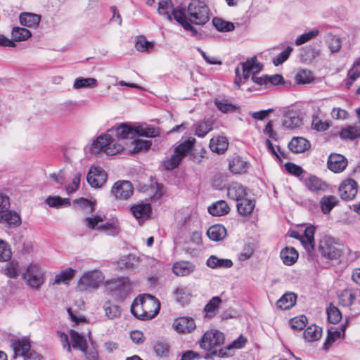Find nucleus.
Returning a JSON list of instances; mask_svg holds the SVG:
<instances>
[{
  "label": "nucleus",
  "instance_id": "62",
  "mask_svg": "<svg viewBox=\"0 0 360 360\" xmlns=\"http://www.w3.org/2000/svg\"><path fill=\"white\" fill-rule=\"evenodd\" d=\"M292 50V47L288 46L284 51H283L276 58H274V65L275 66H278L287 60Z\"/></svg>",
  "mask_w": 360,
  "mask_h": 360
},
{
  "label": "nucleus",
  "instance_id": "46",
  "mask_svg": "<svg viewBox=\"0 0 360 360\" xmlns=\"http://www.w3.org/2000/svg\"><path fill=\"white\" fill-rule=\"evenodd\" d=\"M356 298V294L352 290H345L339 295V303L343 307H350Z\"/></svg>",
  "mask_w": 360,
  "mask_h": 360
},
{
  "label": "nucleus",
  "instance_id": "17",
  "mask_svg": "<svg viewBox=\"0 0 360 360\" xmlns=\"http://www.w3.org/2000/svg\"><path fill=\"white\" fill-rule=\"evenodd\" d=\"M131 212L136 219L144 221L150 217L151 205L148 202L134 204L131 207Z\"/></svg>",
  "mask_w": 360,
  "mask_h": 360
},
{
  "label": "nucleus",
  "instance_id": "61",
  "mask_svg": "<svg viewBox=\"0 0 360 360\" xmlns=\"http://www.w3.org/2000/svg\"><path fill=\"white\" fill-rule=\"evenodd\" d=\"M328 47L332 53H338L342 47V39L340 37L330 35L328 39Z\"/></svg>",
  "mask_w": 360,
  "mask_h": 360
},
{
  "label": "nucleus",
  "instance_id": "22",
  "mask_svg": "<svg viewBox=\"0 0 360 360\" xmlns=\"http://www.w3.org/2000/svg\"><path fill=\"white\" fill-rule=\"evenodd\" d=\"M227 194L229 198L239 201L247 195V191L242 184L232 182L227 187Z\"/></svg>",
  "mask_w": 360,
  "mask_h": 360
},
{
  "label": "nucleus",
  "instance_id": "21",
  "mask_svg": "<svg viewBox=\"0 0 360 360\" xmlns=\"http://www.w3.org/2000/svg\"><path fill=\"white\" fill-rule=\"evenodd\" d=\"M310 147V142L303 137H293L288 143L289 149L294 153H304Z\"/></svg>",
  "mask_w": 360,
  "mask_h": 360
},
{
  "label": "nucleus",
  "instance_id": "48",
  "mask_svg": "<svg viewBox=\"0 0 360 360\" xmlns=\"http://www.w3.org/2000/svg\"><path fill=\"white\" fill-rule=\"evenodd\" d=\"M212 24L214 27L219 32H231L235 28L234 24L231 22L226 21L219 18H214Z\"/></svg>",
  "mask_w": 360,
  "mask_h": 360
},
{
  "label": "nucleus",
  "instance_id": "18",
  "mask_svg": "<svg viewBox=\"0 0 360 360\" xmlns=\"http://www.w3.org/2000/svg\"><path fill=\"white\" fill-rule=\"evenodd\" d=\"M249 163L240 156L232 157L229 163V170L236 174L245 173L248 169Z\"/></svg>",
  "mask_w": 360,
  "mask_h": 360
},
{
  "label": "nucleus",
  "instance_id": "12",
  "mask_svg": "<svg viewBox=\"0 0 360 360\" xmlns=\"http://www.w3.org/2000/svg\"><path fill=\"white\" fill-rule=\"evenodd\" d=\"M105 171L99 166L91 167L87 174V182L93 188H101L107 181Z\"/></svg>",
  "mask_w": 360,
  "mask_h": 360
},
{
  "label": "nucleus",
  "instance_id": "26",
  "mask_svg": "<svg viewBox=\"0 0 360 360\" xmlns=\"http://www.w3.org/2000/svg\"><path fill=\"white\" fill-rule=\"evenodd\" d=\"M229 147V142L224 136H217L212 138L210 141L211 150L217 154H223Z\"/></svg>",
  "mask_w": 360,
  "mask_h": 360
},
{
  "label": "nucleus",
  "instance_id": "16",
  "mask_svg": "<svg viewBox=\"0 0 360 360\" xmlns=\"http://www.w3.org/2000/svg\"><path fill=\"white\" fill-rule=\"evenodd\" d=\"M172 326L179 333H190L196 328L194 319L186 316L176 319Z\"/></svg>",
  "mask_w": 360,
  "mask_h": 360
},
{
  "label": "nucleus",
  "instance_id": "47",
  "mask_svg": "<svg viewBox=\"0 0 360 360\" xmlns=\"http://www.w3.org/2000/svg\"><path fill=\"white\" fill-rule=\"evenodd\" d=\"M31 32L26 28L15 27L11 32L12 39L15 41H25L31 37Z\"/></svg>",
  "mask_w": 360,
  "mask_h": 360
},
{
  "label": "nucleus",
  "instance_id": "53",
  "mask_svg": "<svg viewBox=\"0 0 360 360\" xmlns=\"http://www.w3.org/2000/svg\"><path fill=\"white\" fill-rule=\"evenodd\" d=\"M176 299L178 302H185L188 300L191 295V290L187 286H179L174 291Z\"/></svg>",
  "mask_w": 360,
  "mask_h": 360
},
{
  "label": "nucleus",
  "instance_id": "51",
  "mask_svg": "<svg viewBox=\"0 0 360 360\" xmlns=\"http://www.w3.org/2000/svg\"><path fill=\"white\" fill-rule=\"evenodd\" d=\"M98 230L105 232L109 236H117L120 232V229L118 228L116 222L113 220L110 222H106L99 225L98 226Z\"/></svg>",
  "mask_w": 360,
  "mask_h": 360
},
{
  "label": "nucleus",
  "instance_id": "60",
  "mask_svg": "<svg viewBox=\"0 0 360 360\" xmlns=\"http://www.w3.org/2000/svg\"><path fill=\"white\" fill-rule=\"evenodd\" d=\"M105 219V217H102L101 215H96L93 217H86L84 219V224L86 225L87 228L91 229H94L96 228L98 229V226L100 223L103 222Z\"/></svg>",
  "mask_w": 360,
  "mask_h": 360
},
{
  "label": "nucleus",
  "instance_id": "25",
  "mask_svg": "<svg viewBox=\"0 0 360 360\" xmlns=\"http://www.w3.org/2000/svg\"><path fill=\"white\" fill-rule=\"evenodd\" d=\"M349 320H347L346 322L341 325L340 330H333V328H330L328 330V337L324 342V348L325 349H328V347L338 339L344 338L345 331L348 325Z\"/></svg>",
  "mask_w": 360,
  "mask_h": 360
},
{
  "label": "nucleus",
  "instance_id": "58",
  "mask_svg": "<svg viewBox=\"0 0 360 360\" xmlns=\"http://www.w3.org/2000/svg\"><path fill=\"white\" fill-rule=\"evenodd\" d=\"M13 349L17 356H27L26 353L30 349V345L28 342L24 341H18L13 344Z\"/></svg>",
  "mask_w": 360,
  "mask_h": 360
},
{
  "label": "nucleus",
  "instance_id": "39",
  "mask_svg": "<svg viewBox=\"0 0 360 360\" xmlns=\"http://www.w3.org/2000/svg\"><path fill=\"white\" fill-rule=\"evenodd\" d=\"M208 212L213 216H223L229 213V207L224 200H219L208 207Z\"/></svg>",
  "mask_w": 360,
  "mask_h": 360
},
{
  "label": "nucleus",
  "instance_id": "63",
  "mask_svg": "<svg viewBox=\"0 0 360 360\" xmlns=\"http://www.w3.org/2000/svg\"><path fill=\"white\" fill-rule=\"evenodd\" d=\"M318 34H319L318 30H313L309 32L304 33L296 39L295 44L297 46H300V45L307 42L308 41H309L312 38L315 37L316 36H317Z\"/></svg>",
  "mask_w": 360,
  "mask_h": 360
},
{
  "label": "nucleus",
  "instance_id": "54",
  "mask_svg": "<svg viewBox=\"0 0 360 360\" xmlns=\"http://www.w3.org/2000/svg\"><path fill=\"white\" fill-rule=\"evenodd\" d=\"M97 85V81L94 78L79 77L75 80L73 87L76 89L81 88H91Z\"/></svg>",
  "mask_w": 360,
  "mask_h": 360
},
{
  "label": "nucleus",
  "instance_id": "64",
  "mask_svg": "<svg viewBox=\"0 0 360 360\" xmlns=\"http://www.w3.org/2000/svg\"><path fill=\"white\" fill-rule=\"evenodd\" d=\"M134 153H138L142 150H146L151 146V141L148 140L137 139L133 141Z\"/></svg>",
  "mask_w": 360,
  "mask_h": 360
},
{
  "label": "nucleus",
  "instance_id": "28",
  "mask_svg": "<svg viewBox=\"0 0 360 360\" xmlns=\"http://www.w3.org/2000/svg\"><path fill=\"white\" fill-rule=\"evenodd\" d=\"M206 264L211 269H228L233 266V262L229 259H221L215 255H211L207 259Z\"/></svg>",
  "mask_w": 360,
  "mask_h": 360
},
{
  "label": "nucleus",
  "instance_id": "7",
  "mask_svg": "<svg viewBox=\"0 0 360 360\" xmlns=\"http://www.w3.org/2000/svg\"><path fill=\"white\" fill-rule=\"evenodd\" d=\"M46 271L38 263L31 262L25 269L22 278L33 289H38L45 282Z\"/></svg>",
  "mask_w": 360,
  "mask_h": 360
},
{
  "label": "nucleus",
  "instance_id": "59",
  "mask_svg": "<svg viewBox=\"0 0 360 360\" xmlns=\"http://www.w3.org/2000/svg\"><path fill=\"white\" fill-rule=\"evenodd\" d=\"M307 321V317L302 315L291 319L290 321V324L292 329L302 330L305 328Z\"/></svg>",
  "mask_w": 360,
  "mask_h": 360
},
{
  "label": "nucleus",
  "instance_id": "11",
  "mask_svg": "<svg viewBox=\"0 0 360 360\" xmlns=\"http://www.w3.org/2000/svg\"><path fill=\"white\" fill-rule=\"evenodd\" d=\"M338 192L342 200L345 201L352 200L358 192L357 183L354 179L348 178L340 184Z\"/></svg>",
  "mask_w": 360,
  "mask_h": 360
},
{
  "label": "nucleus",
  "instance_id": "9",
  "mask_svg": "<svg viewBox=\"0 0 360 360\" xmlns=\"http://www.w3.org/2000/svg\"><path fill=\"white\" fill-rule=\"evenodd\" d=\"M104 279L105 277L101 271L97 269L87 271L79 278L78 286L81 290L97 289Z\"/></svg>",
  "mask_w": 360,
  "mask_h": 360
},
{
  "label": "nucleus",
  "instance_id": "15",
  "mask_svg": "<svg viewBox=\"0 0 360 360\" xmlns=\"http://www.w3.org/2000/svg\"><path fill=\"white\" fill-rule=\"evenodd\" d=\"M348 164L347 158L338 153H332L328 159V168L334 173L343 172Z\"/></svg>",
  "mask_w": 360,
  "mask_h": 360
},
{
  "label": "nucleus",
  "instance_id": "34",
  "mask_svg": "<svg viewBox=\"0 0 360 360\" xmlns=\"http://www.w3.org/2000/svg\"><path fill=\"white\" fill-rule=\"evenodd\" d=\"M342 140H354L360 138V126L349 125L343 128L340 132Z\"/></svg>",
  "mask_w": 360,
  "mask_h": 360
},
{
  "label": "nucleus",
  "instance_id": "33",
  "mask_svg": "<svg viewBox=\"0 0 360 360\" xmlns=\"http://www.w3.org/2000/svg\"><path fill=\"white\" fill-rule=\"evenodd\" d=\"M139 262V258L130 254L122 257L117 261V266L120 269H132Z\"/></svg>",
  "mask_w": 360,
  "mask_h": 360
},
{
  "label": "nucleus",
  "instance_id": "5",
  "mask_svg": "<svg viewBox=\"0 0 360 360\" xmlns=\"http://www.w3.org/2000/svg\"><path fill=\"white\" fill-rule=\"evenodd\" d=\"M186 18L191 26L192 24L202 26L209 21V8L204 2L193 0L187 7Z\"/></svg>",
  "mask_w": 360,
  "mask_h": 360
},
{
  "label": "nucleus",
  "instance_id": "35",
  "mask_svg": "<svg viewBox=\"0 0 360 360\" xmlns=\"http://www.w3.org/2000/svg\"><path fill=\"white\" fill-rule=\"evenodd\" d=\"M281 258L286 265L293 264L298 258V253L294 248L286 247L281 252Z\"/></svg>",
  "mask_w": 360,
  "mask_h": 360
},
{
  "label": "nucleus",
  "instance_id": "41",
  "mask_svg": "<svg viewBox=\"0 0 360 360\" xmlns=\"http://www.w3.org/2000/svg\"><path fill=\"white\" fill-rule=\"evenodd\" d=\"M134 138L136 136H146V137H156L159 136L160 132L158 129L150 126H138L134 128Z\"/></svg>",
  "mask_w": 360,
  "mask_h": 360
},
{
  "label": "nucleus",
  "instance_id": "13",
  "mask_svg": "<svg viewBox=\"0 0 360 360\" xmlns=\"http://www.w3.org/2000/svg\"><path fill=\"white\" fill-rule=\"evenodd\" d=\"M319 250L323 257L330 260L338 259L341 257V250L329 238L321 240Z\"/></svg>",
  "mask_w": 360,
  "mask_h": 360
},
{
  "label": "nucleus",
  "instance_id": "49",
  "mask_svg": "<svg viewBox=\"0 0 360 360\" xmlns=\"http://www.w3.org/2000/svg\"><path fill=\"white\" fill-rule=\"evenodd\" d=\"M75 273L74 269L68 268L56 276L54 283L56 284L61 283L67 284L73 278Z\"/></svg>",
  "mask_w": 360,
  "mask_h": 360
},
{
  "label": "nucleus",
  "instance_id": "31",
  "mask_svg": "<svg viewBox=\"0 0 360 360\" xmlns=\"http://www.w3.org/2000/svg\"><path fill=\"white\" fill-rule=\"evenodd\" d=\"M207 235L210 240L219 241L226 237V230L222 225L215 224L208 229Z\"/></svg>",
  "mask_w": 360,
  "mask_h": 360
},
{
  "label": "nucleus",
  "instance_id": "52",
  "mask_svg": "<svg viewBox=\"0 0 360 360\" xmlns=\"http://www.w3.org/2000/svg\"><path fill=\"white\" fill-rule=\"evenodd\" d=\"M295 79L298 84H309L314 80L312 72L309 70H300L295 77Z\"/></svg>",
  "mask_w": 360,
  "mask_h": 360
},
{
  "label": "nucleus",
  "instance_id": "40",
  "mask_svg": "<svg viewBox=\"0 0 360 360\" xmlns=\"http://www.w3.org/2000/svg\"><path fill=\"white\" fill-rule=\"evenodd\" d=\"M338 199L335 195H325L320 200L321 211L324 214H328L338 205Z\"/></svg>",
  "mask_w": 360,
  "mask_h": 360
},
{
  "label": "nucleus",
  "instance_id": "6",
  "mask_svg": "<svg viewBox=\"0 0 360 360\" xmlns=\"http://www.w3.org/2000/svg\"><path fill=\"white\" fill-rule=\"evenodd\" d=\"M106 292L117 300L124 299L131 291L128 277H120L107 281L105 283Z\"/></svg>",
  "mask_w": 360,
  "mask_h": 360
},
{
  "label": "nucleus",
  "instance_id": "55",
  "mask_svg": "<svg viewBox=\"0 0 360 360\" xmlns=\"http://www.w3.org/2000/svg\"><path fill=\"white\" fill-rule=\"evenodd\" d=\"M328 320L333 324L338 323L342 319V314L339 309L330 304L327 309Z\"/></svg>",
  "mask_w": 360,
  "mask_h": 360
},
{
  "label": "nucleus",
  "instance_id": "10",
  "mask_svg": "<svg viewBox=\"0 0 360 360\" xmlns=\"http://www.w3.org/2000/svg\"><path fill=\"white\" fill-rule=\"evenodd\" d=\"M224 334L217 330H211L204 333L200 342L201 348L210 351L214 347L224 344Z\"/></svg>",
  "mask_w": 360,
  "mask_h": 360
},
{
  "label": "nucleus",
  "instance_id": "57",
  "mask_svg": "<svg viewBox=\"0 0 360 360\" xmlns=\"http://www.w3.org/2000/svg\"><path fill=\"white\" fill-rule=\"evenodd\" d=\"M12 255L9 245L5 240L0 238V262L8 261Z\"/></svg>",
  "mask_w": 360,
  "mask_h": 360
},
{
  "label": "nucleus",
  "instance_id": "36",
  "mask_svg": "<svg viewBox=\"0 0 360 360\" xmlns=\"http://www.w3.org/2000/svg\"><path fill=\"white\" fill-rule=\"evenodd\" d=\"M214 103L217 109L224 113L233 112L239 108L226 98H215Z\"/></svg>",
  "mask_w": 360,
  "mask_h": 360
},
{
  "label": "nucleus",
  "instance_id": "44",
  "mask_svg": "<svg viewBox=\"0 0 360 360\" xmlns=\"http://www.w3.org/2000/svg\"><path fill=\"white\" fill-rule=\"evenodd\" d=\"M212 129V122L210 120H202L195 124V134L198 137H204Z\"/></svg>",
  "mask_w": 360,
  "mask_h": 360
},
{
  "label": "nucleus",
  "instance_id": "42",
  "mask_svg": "<svg viewBox=\"0 0 360 360\" xmlns=\"http://www.w3.org/2000/svg\"><path fill=\"white\" fill-rule=\"evenodd\" d=\"M0 223H6L9 226L17 227L21 224L20 217L18 213L8 211L3 215H0Z\"/></svg>",
  "mask_w": 360,
  "mask_h": 360
},
{
  "label": "nucleus",
  "instance_id": "4",
  "mask_svg": "<svg viewBox=\"0 0 360 360\" xmlns=\"http://www.w3.org/2000/svg\"><path fill=\"white\" fill-rule=\"evenodd\" d=\"M242 65V75L240 77V70L239 68L236 69V78L235 79V84L240 87V83L242 82V79H243V82L247 81L250 76L251 79L259 84V85H266V75L262 77H257L256 75L261 70L262 68L259 65V63L257 62L256 57L251 58L250 60H247L245 63H241Z\"/></svg>",
  "mask_w": 360,
  "mask_h": 360
},
{
  "label": "nucleus",
  "instance_id": "19",
  "mask_svg": "<svg viewBox=\"0 0 360 360\" xmlns=\"http://www.w3.org/2000/svg\"><path fill=\"white\" fill-rule=\"evenodd\" d=\"M302 124V120L295 110H288L284 116L283 125L288 129H294Z\"/></svg>",
  "mask_w": 360,
  "mask_h": 360
},
{
  "label": "nucleus",
  "instance_id": "43",
  "mask_svg": "<svg viewBox=\"0 0 360 360\" xmlns=\"http://www.w3.org/2000/svg\"><path fill=\"white\" fill-rule=\"evenodd\" d=\"M321 328L316 325H311L304 331L303 336L307 341L314 342L321 337Z\"/></svg>",
  "mask_w": 360,
  "mask_h": 360
},
{
  "label": "nucleus",
  "instance_id": "23",
  "mask_svg": "<svg viewBox=\"0 0 360 360\" xmlns=\"http://www.w3.org/2000/svg\"><path fill=\"white\" fill-rule=\"evenodd\" d=\"M304 185L311 192H324L328 189V185L316 176H309L304 180Z\"/></svg>",
  "mask_w": 360,
  "mask_h": 360
},
{
  "label": "nucleus",
  "instance_id": "37",
  "mask_svg": "<svg viewBox=\"0 0 360 360\" xmlns=\"http://www.w3.org/2000/svg\"><path fill=\"white\" fill-rule=\"evenodd\" d=\"M255 207V200L248 198H243L237 203L238 213L243 216L250 214Z\"/></svg>",
  "mask_w": 360,
  "mask_h": 360
},
{
  "label": "nucleus",
  "instance_id": "14",
  "mask_svg": "<svg viewBox=\"0 0 360 360\" xmlns=\"http://www.w3.org/2000/svg\"><path fill=\"white\" fill-rule=\"evenodd\" d=\"M132 193V186L128 181H117L111 188V194L117 199H127Z\"/></svg>",
  "mask_w": 360,
  "mask_h": 360
},
{
  "label": "nucleus",
  "instance_id": "56",
  "mask_svg": "<svg viewBox=\"0 0 360 360\" xmlns=\"http://www.w3.org/2000/svg\"><path fill=\"white\" fill-rule=\"evenodd\" d=\"M138 51L150 53L153 51L154 43L147 41L145 38H139L135 44Z\"/></svg>",
  "mask_w": 360,
  "mask_h": 360
},
{
  "label": "nucleus",
  "instance_id": "29",
  "mask_svg": "<svg viewBox=\"0 0 360 360\" xmlns=\"http://www.w3.org/2000/svg\"><path fill=\"white\" fill-rule=\"evenodd\" d=\"M103 309L105 316L110 320L119 318L122 314L121 307L109 300L104 302Z\"/></svg>",
  "mask_w": 360,
  "mask_h": 360
},
{
  "label": "nucleus",
  "instance_id": "2",
  "mask_svg": "<svg viewBox=\"0 0 360 360\" xmlns=\"http://www.w3.org/2000/svg\"><path fill=\"white\" fill-rule=\"evenodd\" d=\"M160 309L159 300L149 294L139 296L134 300L131 306L132 314L141 320L153 319L158 314Z\"/></svg>",
  "mask_w": 360,
  "mask_h": 360
},
{
  "label": "nucleus",
  "instance_id": "8",
  "mask_svg": "<svg viewBox=\"0 0 360 360\" xmlns=\"http://www.w3.org/2000/svg\"><path fill=\"white\" fill-rule=\"evenodd\" d=\"M195 143V139L191 137L176 146L172 157L164 161L163 165L165 169L167 170H172L177 167L182 159L193 149Z\"/></svg>",
  "mask_w": 360,
  "mask_h": 360
},
{
  "label": "nucleus",
  "instance_id": "27",
  "mask_svg": "<svg viewBox=\"0 0 360 360\" xmlns=\"http://www.w3.org/2000/svg\"><path fill=\"white\" fill-rule=\"evenodd\" d=\"M70 335L72 340V347L86 354L88 345L84 337L74 330H70Z\"/></svg>",
  "mask_w": 360,
  "mask_h": 360
},
{
  "label": "nucleus",
  "instance_id": "45",
  "mask_svg": "<svg viewBox=\"0 0 360 360\" xmlns=\"http://www.w3.org/2000/svg\"><path fill=\"white\" fill-rule=\"evenodd\" d=\"M221 300L219 297H212L205 307L207 317H213L216 315Z\"/></svg>",
  "mask_w": 360,
  "mask_h": 360
},
{
  "label": "nucleus",
  "instance_id": "32",
  "mask_svg": "<svg viewBox=\"0 0 360 360\" xmlns=\"http://www.w3.org/2000/svg\"><path fill=\"white\" fill-rule=\"evenodd\" d=\"M297 297L293 292L285 293L276 302V307L282 310H287L296 303Z\"/></svg>",
  "mask_w": 360,
  "mask_h": 360
},
{
  "label": "nucleus",
  "instance_id": "1",
  "mask_svg": "<svg viewBox=\"0 0 360 360\" xmlns=\"http://www.w3.org/2000/svg\"><path fill=\"white\" fill-rule=\"evenodd\" d=\"M134 128L122 124L109 129L106 134L97 138L92 143L91 150L94 153L105 152L108 155H114L123 150L120 141L127 138H134Z\"/></svg>",
  "mask_w": 360,
  "mask_h": 360
},
{
  "label": "nucleus",
  "instance_id": "50",
  "mask_svg": "<svg viewBox=\"0 0 360 360\" xmlns=\"http://www.w3.org/2000/svg\"><path fill=\"white\" fill-rule=\"evenodd\" d=\"M46 203L51 207L60 208L70 205L68 198H61L58 196H49L46 200Z\"/></svg>",
  "mask_w": 360,
  "mask_h": 360
},
{
  "label": "nucleus",
  "instance_id": "38",
  "mask_svg": "<svg viewBox=\"0 0 360 360\" xmlns=\"http://www.w3.org/2000/svg\"><path fill=\"white\" fill-rule=\"evenodd\" d=\"M19 18L22 25L30 27H36L41 20L40 15L30 13L21 14Z\"/></svg>",
  "mask_w": 360,
  "mask_h": 360
},
{
  "label": "nucleus",
  "instance_id": "24",
  "mask_svg": "<svg viewBox=\"0 0 360 360\" xmlns=\"http://www.w3.org/2000/svg\"><path fill=\"white\" fill-rule=\"evenodd\" d=\"M314 232L315 227L312 226H309L305 229L304 234L302 235L300 238L303 247L309 252L314 249Z\"/></svg>",
  "mask_w": 360,
  "mask_h": 360
},
{
  "label": "nucleus",
  "instance_id": "20",
  "mask_svg": "<svg viewBox=\"0 0 360 360\" xmlns=\"http://www.w3.org/2000/svg\"><path fill=\"white\" fill-rule=\"evenodd\" d=\"M195 269V266L188 261L176 262L172 266V271L177 276H186L193 273Z\"/></svg>",
  "mask_w": 360,
  "mask_h": 360
},
{
  "label": "nucleus",
  "instance_id": "3",
  "mask_svg": "<svg viewBox=\"0 0 360 360\" xmlns=\"http://www.w3.org/2000/svg\"><path fill=\"white\" fill-rule=\"evenodd\" d=\"M158 5V11L160 15L164 16L169 20H172V16L173 15L175 20L186 30L191 32L193 35L198 34L197 30L187 22L185 10L175 9L171 0H160Z\"/></svg>",
  "mask_w": 360,
  "mask_h": 360
},
{
  "label": "nucleus",
  "instance_id": "30",
  "mask_svg": "<svg viewBox=\"0 0 360 360\" xmlns=\"http://www.w3.org/2000/svg\"><path fill=\"white\" fill-rule=\"evenodd\" d=\"M360 77V58L356 59L352 67L348 70L347 77L345 80L347 89H350L352 84Z\"/></svg>",
  "mask_w": 360,
  "mask_h": 360
}]
</instances>
